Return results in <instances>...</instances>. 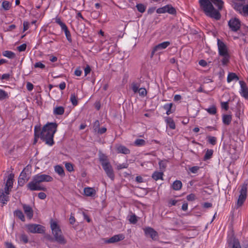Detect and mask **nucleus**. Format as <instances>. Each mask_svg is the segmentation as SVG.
I'll list each match as a JSON object with an SVG mask.
<instances>
[{
  "instance_id": "nucleus-30",
  "label": "nucleus",
  "mask_w": 248,
  "mask_h": 248,
  "mask_svg": "<svg viewBox=\"0 0 248 248\" xmlns=\"http://www.w3.org/2000/svg\"><path fill=\"white\" fill-rule=\"evenodd\" d=\"M55 22H56V23H57L58 24H59L62 30H63V31H65V30L68 29L65 24L64 23L62 22L61 21V20L60 19V18H56L55 19Z\"/></svg>"
},
{
  "instance_id": "nucleus-19",
  "label": "nucleus",
  "mask_w": 248,
  "mask_h": 248,
  "mask_svg": "<svg viewBox=\"0 0 248 248\" xmlns=\"http://www.w3.org/2000/svg\"><path fill=\"white\" fill-rule=\"evenodd\" d=\"M84 192L86 196H93L95 194V190L94 188L87 187L84 189Z\"/></svg>"
},
{
  "instance_id": "nucleus-40",
  "label": "nucleus",
  "mask_w": 248,
  "mask_h": 248,
  "mask_svg": "<svg viewBox=\"0 0 248 248\" xmlns=\"http://www.w3.org/2000/svg\"><path fill=\"white\" fill-rule=\"evenodd\" d=\"M116 168L117 170H120L123 169H126L128 167V164L127 162L124 163L122 164H116Z\"/></svg>"
},
{
  "instance_id": "nucleus-27",
  "label": "nucleus",
  "mask_w": 248,
  "mask_h": 248,
  "mask_svg": "<svg viewBox=\"0 0 248 248\" xmlns=\"http://www.w3.org/2000/svg\"><path fill=\"white\" fill-rule=\"evenodd\" d=\"M14 175L13 174H10L8 177L5 186L12 187L13 185V178Z\"/></svg>"
},
{
  "instance_id": "nucleus-47",
  "label": "nucleus",
  "mask_w": 248,
  "mask_h": 248,
  "mask_svg": "<svg viewBox=\"0 0 248 248\" xmlns=\"http://www.w3.org/2000/svg\"><path fill=\"white\" fill-rule=\"evenodd\" d=\"M208 141L210 144L213 145H215L217 142V139L214 137L210 136L208 137Z\"/></svg>"
},
{
  "instance_id": "nucleus-49",
  "label": "nucleus",
  "mask_w": 248,
  "mask_h": 248,
  "mask_svg": "<svg viewBox=\"0 0 248 248\" xmlns=\"http://www.w3.org/2000/svg\"><path fill=\"white\" fill-rule=\"evenodd\" d=\"M129 220L131 223L135 224L137 221L136 216L135 215L130 216Z\"/></svg>"
},
{
  "instance_id": "nucleus-17",
  "label": "nucleus",
  "mask_w": 248,
  "mask_h": 248,
  "mask_svg": "<svg viewBox=\"0 0 248 248\" xmlns=\"http://www.w3.org/2000/svg\"><path fill=\"white\" fill-rule=\"evenodd\" d=\"M115 147L118 153L127 155L130 154V150L124 145L118 144L116 145Z\"/></svg>"
},
{
  "instance_id": "nucleus-31",
  "label": "nucleus",
  "mask_w": 248,
  "mask_h": 248,
  "mask_svg": "<svg viewBox=\"0 0 248 248\" xmlns=\"http://www.w3.org/2000/svg\"><path fill=\"white\" fill-rule=\"evenodd\" d=\"M55 171L62 176H64L65 175L63 168L59 165L55 167Z\"/></svg>"
},
{
  "instance_id": "nucleus-15",
  "label": "nucleus",
  "mask_w": 248,
  "mask_h": 248,
  "mask_svg": "<svg viewBox=\"0 0 248 248\" xmlns=\"http://www.w3.org/2000/svg\"><path fill=\"white\" fill-rule=\"evenodd\" d=\"M241 95L246 98H248V88L246 83L243 81H240Z\"/></svg>"
},
{
  "instance_id": "nucleus-8",
  "label": "nucleus",
  "mask_w": 248,
  "mask_h": 248,
  "mask_svg": "<svg viewBox=\"0 0 248 248\" xmlns=\"http://www.w3.org/2000/svg\"><path fill=\"white\" fill-rule=\"evenodd\" d=\"M247 186L244 185L242 186L240 191V195L237 200V206H241L246 200L247 197Z\"/></svg>"
},
{
  "instance_id": "nucleus-50",
  "label": "nucleus",
  "mask_w": 248,
  "mask_h": 248,
  "mask_svg": "<svg viewBox=\"0 0 248 248\" xmlns=\"http://www.w3.org/2000/svg\"><path fill=\"white\" fill-rule=\"evenodd\" d=\"M20 239L25 243H27L28 242V236L25 234H22L20 235Z\"/></svg>"
},
{
  "instance_id": "nucleus-21",
  "label": "nucleus",
  "mask_w": 248,
  "mask_h": 248,
  "mask_svg": "<svg viewBox=\"0 0 248 248\" xmlns=\"http://www.w3.org/2000/svg\"><path fill=\"white\" fill-rule=\"evenodd\" d=\"M163 175V172L160 171H155L153 174H152V178L155 181H157L158 180L161 179L162 180Z\"/></svg>"
},
{
  "instance_id": "nucleus-7",
  "label": "nucleus",
  "mask_w": 248,
  "mask_h": 248,
  "mask_svg": "<svg viewBox=\"0 0 248 248\" xmlns=\"http://www.w3.org/2000/svg\"><path fill=\"white\" fill-rule=\"evenodd\" d=\"M233 8L240 14L248 16V4L243 5L237 2H233Z\"/></svg>"
},
{
  "instance_id": "nucleus-14",
  "label": "nucleus",
  "mask_w": 248,
  "mask_h": 248,
  "mask_svg": "<svg viewBox=\"0 0 248 248\" xmlns=\"http://www.w3.org/2000/svg\"><path fill=\"white\" fill-rule=\"evenodd\" d=\"M23 208L25 214L27 217L30 219H31L33 215V212L32 208L29 205L23 204Z\"/></svg>"
},
{
  "instance_id": "nucleus-24",
  "label": "nucleus",
  "mask_w": 248,
  "mask_h": 248,
  "mask_svg": "<svg viewBox=\"0 0 248 248\" xmlns=\"http://www.w3.org/2000/svg\"><path fill=\"white\" fill-rule=\"evenodd\" d=\"M165 121L167 123V126H169L170 129H174L175 128V123L171 118H167L165 120Z\"/></svg>"
},
{
  "instance_id": "nucleus-23",
  "label": "nucleus",
  "mask_w": 248,
  "mask_h": 248,
  "mask_svg": "<svg viewBox=\"0 0 248 248\" xmlns=\"http://www.w3.org/2000/svg\"><path fill=\"white\" fill-rule=\"evenodd\" d=\"M64 112V108L62 106L56 107L54 108L53 113L55 115H62Z\"/></svg>"
},
{
  "instance_id": "nucleus-59",
  "label": "nucleus",
  "mask_w": 248,
  "mask_h": 248,
  "mask_svg": "<svg viewBox=\"0 0 248 248\" xmlns=\"http://www.w3.org/2000/svg\"><path fill=\"white\" fill-rule=\"evenodd\" d=\"M46 197V194L44 192H40L38 193V197L41 200L45 199Z\"/></svg>"
},
{
  "instance_id": "nucleus-53",
  "label": "nucleus",
  "mask_w": 248,
  "mask_h": 248,
  "mask_svg": "<svg viewBox=\"0 0 248 248\" xmlns=\"http://www.w3.org/2000/svg\"><path fill=\"white\" fill-rule=\"evenodd\" d=\"M107 131V128L105 127H101V128H99L97 131H96V132L98 133V134H102L104 133H105Z\"/></svg>"
},
{
  "instance_id": "nucleus-52",
  "label": "nucleus",
  "mask_w": 248,
  "mask_h": 248,
  "mask_svg": "<svg viewBox=\"0 0 248 248\" xmlns=\"http://www.w3.org/2000/svg\"><path fill=\"white\" fill-rule=\"evenodd\" d=\"M200 167L198 166H194L190 168V171L193 173H196L198 172Z\"/></svg>"
},
{
  "instance_id": "nucleus-34",
  "label": "nucleus",
  "mask_w": 248,
  "mask_h": 248,
  "mask_svg": "<svg viewBox=\"0 0 248 248\" xmlns=\"http://www.w3.org/2000/svg\"><path fill=\"white\" fill-rule=\"evenodd\" d=\"M131 88L135 93H137L140 88V84L138 83L133 82L131 85Z\"/></svg>"
},
{
  "instance_id": "nucleus-62",
  "label": "nucleus",
  "mask_w": 248,
  "mask_h": 248,
  "mask_svg": "<svg viewBox=\"0 0 248 248\" xmlns=\"http://www.w3.org/2000/svg\"><path fill=\"white\" fill-rule=\"evenodd\" d=\"M224 58L222 61V62L223 65H225L229 61L228 55L226 56H223Z\"/></svg>"
},
{
  "instance_id": "nucleus-60",
  "label": "nucleus",
  "mask_w": 248,
  "mask_h": 248,
  "mask_svg": "<svg viewBox=\"0 0 248 248\" xmlns=\"http://www.w3.org/2000/svg\"><path fill=\"white\" fill-rule=\"evenodd\" d=\"M29 28V23L28 22L24 21L23 22V31H27Z\"/></svg>"
},
{
  "instance_id": "nucleus-32",
  "label": "nucleus",
  "mask_w": 248,
  "mask_h": 248,
  "mask_svg": "<svg viewBox=\"0 0 248 248\" xmlns=\"http://www.w3.org/2000/svg\"><path fill=\"white\" fill-rule=\"evenodd\" d=\"M172 107V103H167L164 106V108L166 110V114L167 115H170L172 112L171 111Z\"/></svg>"
},
{
  "instance_id": "nucleus-25",
  "label": "nucleus",
  "mask_w": 248,
  "mask_h": 248,
  "mask_svg": "<svg viewBox=\"0 0 248 248\" xmlns=\"http://www.w3.org/2000/svg\"><path fill=\"white\" fill-rule=\"evenodd\" d=\"M3 56L7 57L9 59L14 58L16 56L15 53L11 51L5 50L2 52Z\"/></svg>"
},
{
  "instance_id": "nucleus-9",
  "label": "nucleus",
  "mask_w": 248,
  "mask_h": 248,
  "mask_svg": "<svg viewBox=\"0 0 248 248\" xmlns=\"http://www.w3.org/2000/svg\"><path fill=\"white\" fill-rule=\"evenodd\" d=\"M228 25L232 31H237L240 28L241 23L238 18H233L229 20Z\"/></svg>"
},
{
  "instance_id": "nucleus-29",
  "label": "nucleus",
  "mask_w": 248,
  "mask_h": 248,
  "mask_svg": "<svg viewBox=\"0 0 248 248\" xmlns=\"http://www.w3.org/2000/svg\"><path fill=\"white\" fill-rule=\"evenodd\" d=\"M159 166L160 170L164 172L165 170L167 165V161L166 160H161L159 162Z\"/></svg>"
},
{
  "instance_id": "nucleus-6",
  "label": "nucleus",
  "mask_w": 248,
  "mask_h": 248,
  "mask_svg": "<svg viewBox=\"0 0 248 248\" xmlns=\"http://www.w3.org/2000/svg\"><path fill=\"white\" fill-rule=\"evenodd\" d=\"M27 231L32 233H43L45 232V227L40 224H30L26 226Z\"/></svg>"
},
{
  "instance_id": "nucleus-13",
  "label": "nucleus",
  "mask_w": 248,
  "mask_h": 248,
  "mask_svg": "<svg viewBox=\"0 0 248 248\" xmlns=\"http://www.w3.org/2000/svg\"><path fill=\"white\" fill-rule=\"evenodd\" d=\"M170 45V42L169 41L164 42L160 43L155 47H154L152 52V55H153L155 52L157 51H161L166 48H167Z\"/></svg>"
},
{
  "instance_id": "nucleus-61",
  "label": "nucleus",
  "mask_w": 248,
  "mask_h": 248,
  "mask_svg": "<svg viewBox=\"0 0 248 248\" xmlns=\"http://www.w3.org/2000/svg\"><path fill=\"white\" fill-rule=\"evenodd\" d=\"M177 201L175 200H171L169 201L168 206L170 207L172 205H175L177 203Z\"/></svg>"
},
{
  "instance_id": "nucleus-64",
  "label": "nucleus",
  "mask_w": 248,
  "mask_h": 248,
  "mask_svg": "<svg viewBox=\"0 0 248 248\" xmlns=\"http://www.w3.org/2000/svg\"><path fill=\"white\" fill-rule=\"evenodd\" d=\"M6 248H16L15 246L11 243L7 242L5 244Z\"/></svg>"
},
{
  "instance_id": "nucleus-5",
  "label": "nucleus",
  "mask_w": 248,
  "mask_h": 248,
  "mask_svg": "<svg viewBox=\"0 0 248 248\" xmlns=\"http://www.w3.org/2000/svg\"><path fill=\"white\" fill-rule=\"evenodd\" d=\"M50 228L55 240L61 244H65L66 241L63 236L62 231L57 223L51 220L50 221Z\"/></svg>"
},
{
  "instance_id": "nucleus-11",
  "label": "nucleus",
  "mask_w": 248,
  "mask_h": 248,
  "mask_svg": "<svg viewBox=\"0 0 248 248\" xmlns=\"http://www.w3.org/2000/svg\"><path fill=\"white\" fill-rule=\"evenodd\" d=\"M217 46L219 54L222 56H228L227 47L223 42L220 40H217Z\"/></svg>"
},
{
  "instance_id": "nucleus-38",
  "label": "nucleus",
  "mask_w": 248,
  "mask_h": 248,
  "mask_svg": "<svg viewBox=\"0 0 248 248\" xmlns=\"http://www.w3.org/2000/svg\"><path fill=\"white\" fill-rule=\"evenodd\" d=\"M145 143V140L143 139H137L134 142V145L137 146H143Z\"/></svg>"
},
{
  "instance_id": "nucleus-44",
  "label": "nucleus",
  "mask_w": 248,
  "mask_h": 248,
  "mask_svg": "<svg viewBox=\"0 0 248 248\" xmlns=\"http://www.w3.org/2000/svg\"><path fill=\"white\" fill-rule=\"evenodd\" d=\"M3 8L5 10H8L10 8V3L7 1H4L2 3Z\"/></svg>"
},
{
  "instance_id": "nucleus-56",
  "label": "nucleus",
  "mask_w": 248,
  "mask_h": 248,
  "mask_svg": "<svg viewBox=\"0 0 248 248\" xmlns=\"http://www.w3.org/2000/svg\"><path fill=\"white\" fill-rule=\"evenodd\" d=\"M26 87L27 89L29 91H32L33 88V85H32V84L29 82H27Z\"/></svg>"
},
{
  "instance_id": "nucleus-36",
  "label": "nucleus",
  "mask_w": 248,
  "mask_h": 248,
  "mask_svg": "<svg viewBox=\"0 0 248 248\" xmlns=\"http://www.w3.org/2000/svg\"><path fill=\"white\" fill-rule=\"evenodd\" d=\"M8 93L4 90L0 89V100H4L8 98Z\"/></svg>"
},
{
  "instance_id": "nucleus-37",
  "label": "nucleus",
  "mask_w": 248,
  "mask_h": 248,
  "mask_svg": "<svg viewBox=\"0 0 248 248\" xmlns=\"http://www.w3.org/2000/svg\"><path fill=\"white\" fill-rule=\"evenodd\" d=\"M205 110L211 115H215L217 113V108L215 106H212Z\"/></svg>"
},
{
  "instance_id": "nucleus-26",
  "label": "nucleus",
  "mask_w": 248,
  "mask_h": 248,
  "mask_svg": "<svg viewBox=\"0 0 248 248\" xmlns=\"http://www.w3.org/2000/svg\"><path fill=\"white\" fill-rule=\"evenodd\" d=\"M239 79L237 75L233 73H229L227 77V82H231L233 80H238Z\"/></svg>"
},
{
  "instance_id": "nucleus-42",
  "label": "nucleus",
  "mask_w": 248,
  "mask_h": 248,
  "mask_svg": "<svg viewBox=\"0 0 248 248\" xmlns=\"http://www.w3.org/2000/svg\"><path fill=\"white\" fill-rule=\"evenodd\" d=\"M138 93L140 96H145L147 94L146 90L144 88H140Z\"/></svg>"
},
{
  "instance_id": "nucleus-55",
  "label": "nucleus",
  "mask_w": 248,
  "mask_h": 248,
  "mask_svg": "<svg viewBox=\"0 0 248 248\" xmlns=\"http://www.w3.org/2000/svg\"><path fill=\"white\" fill-rule=\"evenodd\" d=\"M195 199V195L193 194H190L187 196L186 199L189 201H194Z\"/></svg>"
},
{
  "instance_id": "nucleus-12",
  "label": "nucleus",
  "mask_w": 248,
  "mask_h": 248,
  "mask_svg": "<svg viewBox=\"0 0 248 248\" xmlns=\"http://www.w3.org/2000/svg\"><path fill=\"white\" fill-rule=\"evenodd\" d=\"M144 232L146 235H149L153 240H156L157 236V232L151 227H146L144 228Z\"/></svg>"
},
{
  "instance_id": "nucleus-51",
  "label": "nucleus",
  "mask_w": 248,
  "mask_h": 248,
  "mask_svg": "<svg viewBox=\"0 0 248 248\" xmlns=\"http://www.w3.org/2000/svg\"><path fill=\"white\" fill-rule=\"evenodd\" d=\"M26 47H27L26 44H23L21 45L18 46L17 47V49L19 52L24 51L26 50Z\"/></svg>"
},
{
  "instance_id": "nucleus-35",
  "label": "nucleus",
  "mask_w": 248,
  "mask_h": 248,
  "mask_svg": "<svg viewBox=\"0 0 248 248\" xmlns=\"http://www.w3.org/2000/svg\"><path fill=\"white\" fill-rule=\"evenodd\" d=\"M14 214L16 217H17L22 221H24L25 220L24 216L21 211L16 210L14 212Z\"/></svg>"
},
{
  "instance_id": "nucleus-48",
  "label": "nucleus",
  "mask_w": 248,
  "mask_h": 248,
  "mask_svg": "<svg viewBox=\"0 0 248 248\" xmlns=\"http://www.w3.org/2000/svg\"><path fill=\"white\" fill-rule=\"evenodd\" d=\"M35 68H39L41 69H44L45 68V65L42 63L41 62H36L34 65Z\"/></svg>"
},
{
  "instance_id": "nucleus-3",
  "label": "nucleus",
  "mask_w": 248,
  "mask_h": 248,
  "mask_svg": "<svg viewBox=\"0 0 248 248\" xmlns=\"http://www.w3.org/2000/svg\"><path fill=\"white\" fill-rule=\"evenodd\" d=\"M53 178L51 176L46 174H37L33 177L32 180L29 182L27 185L28 188L31 191L46 190V188L41 186L40 184L45 182H51Z\"/></svg>"
},
{
  "instance_id": "nucleus-28",
  "label": "nucleus",
  "mask_w": 248,
  "mask_h": 248,
  "mask_svg": "<svg viewBox=\"0 0 248 248\" xmlns=\"http://www.w3.org/2000/svg\"><path fill=\"white\" fill-rule=\"evenodd\" d=\"M222 121L224 124L229 125L232 121V116L230 115H223Z\"/></svg>"
},
{
  "instance_id": "nucleus-57",
  "label": "nucleus",
  "mask_w": 248,
  "mask_h": 248,
  "mask_svg": "<svg viewBox=\"0 0 248 248\" xmlns=\"http://www.w3.org/2000/svg\"><path fill=\"white\" fill-rule=\"evenodd\" d=\"M91 72V68L89 65H87L84 68L85 76H87Z\"/></svg>"
},
{
  "instance_id": "nucleus-58",
  "label": "nucleus",
  "mask_w": 248,
  "mask_h": 248,
  "mask_svg": "<svg viewBox=\"0 0 248 248\" xmlns=\"http://www.w3.org/2000/svg\"><path fill=\"white\" fill-rule=\"evenodd\" d=\"M10 75L9 74H4L1 77V79L3 80H8L10 78Z\"/></svg>"
},
{
  "instance_id": "nucleus-18",
  "label": "nucleus",
  "mask_w": 248,
  "mask_h": 248,
  "mask_svg": "<svg viewBox=\"0 0 248 248\" xmlns=\"http://www.w3.org/2000/svg\"><path fill=\"white\" fill-rule=\"evenodd\" d=\"M9 201V196L5 194L3 190H0V202L3 204H6Z\"/></svg>"
},
{
  "instance_id": "nucleus-10",
  "label": "nucleus",
  "mask_w": 248,
  "mask_h": 248,
  "mask_svg": "<svg viewBox=\"0 0 248 248\" xmlns=\"http://www.w3.org/2000/svg\"><path fill=\"white\" fill-rule=\"evenodd\" d=\"M156 12L158 14L168 13L170 14L174 15L176 13V10L171 5H167L161 8H158L156 10Z\"/></svg>"
},
{
  "instance_id": "nucleus-1",
  "label": "nucleus",
  "mask_w": 248,
  "mask_h": 248,
  "mask_svg": "<svg viewBox=\"0 0 248 248\" xmlns=\"http://www.w3.org/2000/svg\"><path fill=\"white\" fill-rule=\"evenodd\" d=\"M58 125L55 123H47L41 129L40 126H35V135L40 138L46 144L52 146L54 143V135L57 131Z\"/></svg>"
},
{
  "instance_id": "nucleus-41",
  "label": "nucleus",
  "mask_w": 248,
  "mask_h": 248,
  "mask_svg": "<svg viewBox=\"0 0 248 248\" xmlns=\"http://www.w3.org/2000/svg\"><path fill=\"white\" fill-rule=\"evenodd\" d=\"M70 101L74 106H76L78 104L77 97L74 94H71L70 97Z\"/></svg>"
},
{
  "instance_id": "nucleus-16",
  "label": "nucleus",
  "mask_w": 248,
  "mask_h": 248,
  "mask_svg": "<svg viewBox=\"0 0 248 248\" xmlns=\"http://www.w3.org/2000/svg\"><path fill=\"white\" fill-rule=\"evenodd\" d=\"M124 238V236L122 234H119L115 235L113 236L110 238L106 242L108 243H113L119 242L121 240H123Z\"/></svg>"
},
{
  "instance_id": "nucleus-33",
  "label": "nucleus",
  "mask_w": 248,
  "mask_h": 248,
  "mask_svg": "<svg viewBox=\"0 0 248 248\" xmlns=\"http://www.w3.org/2000/svg\"><path fill=\"white\" fill-rule=\"evenodd\" d=\"M213 150H212V149H208L205 154V155L204 156V160H208L209 159H210L212 155H213Z\"/></svg>"
},
{
  "instance_id": "nucleus-63",
  "label": "nucleus",
  "mask_w": 248,
  "mask_h": 248,
  "mask_svg": "<svg viewBox=\"0 0 248 248\" xmlns=\"http://www.w3.org/2000/svg\"><path fill=\"white\" fill-rule=\"evenodd\" d=\"M199 63L200 65L203 66V67H205L207 65V62L203 60H200L199 62Z\"/></svg>"
},
{
  "instance_id": "nucleus-46",
  "label": "nucleus",
  "mask_w": 248,
  "mask_h": 248,
  "mask_svg": "<svg viewBox=\"0 0 248 248\" xmlns=\"http://www.w3.org/2000/svg\"><path fill=\"white\" fill-rule=\"evenodd\" d=\"M100 123L98 120H96L94 122L93 125V130L95 132H96L97 130L99 128Z\"/></svg>"
},
{
  "instance_id": "nucleus-4",
  "label": "nucleus",
  "mask_w": 248,
  "mask_h": 248,
  "mask_svg": "<svg viewBox=\"0 0 248 248\" xmlns=\"http://www.w3.org/2000/svg\"><path fill=\"white\" fill-rule=\"evenodd\" d=\"M99 159L107 176L111 180H113L115 175L108 157L103 154H99Z\"/></svg>"
},
{
  "instance_id": "nucleus-2",
  "label": "nucleus",
  "mask_w": 248,
  "mask_h": 248,
  "mask_svg": "<svg viewBox=\"0 0 248 248\" xmlns=\"http://www.w3.org/2000/svg\"><path fill=\"white\" fill-rule=\"evenodd\" d=\"M199 2L206 16L216 20L220 18L219 11L223 7L222 0H200Z\"/></svg>"
},
{
  "instance_id": "nucleus-20",
  "label": "nucleus",
  "mask_w": 248,
  "mask_h": 248,
  "mask_svg": "<svg viewBox=\"0 0 248 248\" xmlns=\"http://www.w3.org/2000/svg\"><path fill=\"white\" fill-rule=\"evenodd\" d=\"M27 180L28 178L26 173L25 172V170H23L20 174L18 182L19 184H23Z\"/></svg>"
},
{
  "instance_id": "nucleus-43",
  "label": "nucleus",
  "mask_w": 248,
  "mask_h": 248,
  "mask_svg": "<svg viewBox=\"0 0 248 248\" xmlns=\"http://www.w3.org/2000/svg\"><path fill=\"white\" fill-rule=\"evenodd\" d=\"M65 168L66 169V170L69 172H71V171H73V170H74L73 166L70 163H68V162L65 163Z\"/></svg>"
},
{
  "instance_id": "nucleus-45",
  "label": "nucleus",
  "mask_w": 248,
  "mask_h": 248,
  "mask_svg": "<svg viewBox=\"0 0 248 248\" xmlns=\"http://www.w3.org/2000/svg\"><path fill=\"white\" fill-rule=\"evenodd\" d=\"M64 32L66 36V39L69 42L71 43L72 42V38L71 36V33L69 31L68 29L65 30V31H64Z\"/></svg>"
},
{
  "instance_id": "nucleus-22",
  "label": "nucleus",
  "mask_w": 248,
  "mask_h": 248,
  "mask_svg": "<svg viewBox=\"0 0 248 248\" xmlns=\"http://www.w3.org/2000/svg\"><path fill=\"white\" fill-rule=\"evenodd\" d=\"M182 186V183L179 180L175 181L172 186L171 187L175 190H179Z\"/></svg>"
},
{
  "instance_id": "nucleus-54",
  "label": "nucleus",
  "mask_w": 248,
  "mask_h": 248,
  "mask_svg": "<svg viewBox=\"0 0 248 248\" xmlns=\"http://www.w3.org/2000/svg\"><path fill=\"white\" fill-rule=\"evenodd\" d=\"M221 105L222 108L225 109L226 110L228 109L229 106L228 102H221Z\"/></svg>"
},
{
  "instance_id": "nucleus-39",
  "label": "nucleus",
  "mask_w": 248,
  "mask_h": 248,
  "mask_svg": "<svg viewBox=\"0 0 248 248\" xmlns=\"http://www.w3.org/2000/svg\"><path fill=\"white\" fill-rule=\"evenodd\" d=\"M136 7L138 11L141 13L144 12L146 9V6L144 4L141 3L137 4Z\"/></svg>"
}]
</instances>
